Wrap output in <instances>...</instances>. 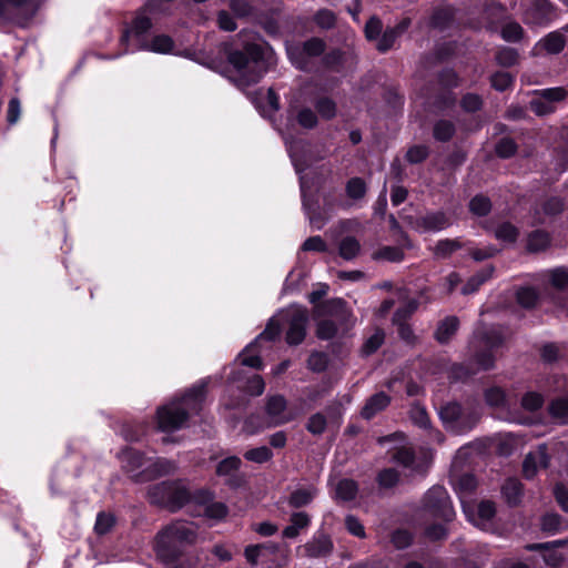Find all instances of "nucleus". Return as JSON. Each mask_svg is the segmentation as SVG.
Masks as SVG:
<instances>
[{
	"mask_svg": "<svg viewBox=\"0 0 568 568\" xmlns=\"http://www.w3.org/2000/svg\"><path fill=\"white\" fill-rule=\"evenodd\" d=\"M393 459L405 468H410L413 470L417 469L416 457L410 447L403 446L398 448L394 454Z\"/></svg>",
	"mask_w": 568,
	"mask_h": 568,
	"instance_id": "2f4dec72",
	"label": "nucleus"
},
{
	"mask_svg": "<svg viewBox=\"0 0 568 568\" xmlns=\"http://www.w3.org/2000/svg\"><path fill=\"white\" fill-rule=\"evenodd\" d=\"M174 47L173 40L165 34L155 36L149 44L141 45V49H146L156 53H170Z\"/></svg>",
	"mask_w": 568,
	"mask_h": 568,
	"instance_id": "cd10ccee",
	"label": "nucleus"
},
{
	"mask_svg": "<svg viewBox=\"0 0 568 568\" xmlns=\"http://www.w3.org/2000/svg\"><path fill=\"white\" fill-rule=\"evenodd\" d=\"M528 549H530V550L544 549L545 550V554H544L545 562L548 566H551L554 568L558 567L561 564V561L564 560L562 555L557 552L556 550H554L550 547V544H548V542L530 545V546H528Z\"/></svg>",
	"mask_w": 568,
	"mask_h": 568,
	"instance_id": "7c9ffc66",
	"label": "nucleus"
},
{
	"mask_svg": "<svg viewBox=\"0 0 568 568\" xmlns=\"http://www.w3.org/2000/svg\"><path fill=\"white\" fill-rule=\"evenodd\" d=\"M314 22L321 28V29H332L336 24V16L333 11L328 9H321L318 10L314 16Z\"/></svg>",
	"mask_w": 568,
	"mask_h": 568,
	"instance_id": "c03bdc74",
	"label": "nucleus"
},
{
	"mask_svg": "<svg viewBox=\"0 0 568 568\" xmlns=\"http://www.w3.org/2000/svg\"><path fill=\"white\" fill-rule=\"evenodd\" d=\"M281 333V323L276 318H271L265 329L257 336L255 343L261 339L274 341Z\"/></svg>",
	"mask_w": 568,
	"mask_h": 568,
	"instance_id": "4d7b16f0",
	"label": "nucleus"
},
{
	"mask_svg": "<svg viewBox=\"0 0 568 568\" xmlns=\"http://www.w3.org/2000/svg\"><path fill=\"white\" fill-rule=\"evenodd\" d=\"M317 493L318 489L313 485L298 487L290 494L287 503L293 508H302L310 505Z\"/></svg>",
	"mask_w": 568,
	"mask_h": 568,
	"instance_id": "a211bd4d",
	"label": "nucleus"
},
{
	"mask_svg": "<svg viewBox=\"0 0 568 568\" xmlns=\"http://www.w3.org/2000/svg\"><path fill=\"white\" fill-rule=\"evenodd\" d=\"M239 38L243 39V49H227L226 58L233 68V80L240 88H245L260 81L264 73L262 68L263 48L254 41L255 33L242 30Z\"/></svg>",
	"mask_w": 568,
	"mask_h": 568,
	"instance_id": "f257e3e1",
	"label": "nucleus"
},
{
	"mask_svg": "<svg viewBox=\"0 0 568 568\" xmlns=\"http://www.w3.org/2000/svg\"><path fill=\"white\" fill-rule=\"evenodd\" d=\"M538 45L549 54H558L564 50L566 45V39L561 32L554 31L541 39Z\"/></svg>",
	"mask_w": 568,
	"mask_h": 568,
	"instance_id": "5701e85b",
	"label": "nucleus"
},
{
	"mask_svg": "<svg viewBox=\"0 0 568 568\" xmlns=\"http://www.w3.org/2000/svg\"><path fill=\"white\" fill-rule=\"evenodd\" d=\"M496 60L503 67H513L518 62V53L515 49L505 48L498 51Z\"/></svg>",
	"mask_w": 568,
	"mask_h": 568,
	"instance_id": "052dcab7",
	"label": "nucleus"
},
{
	"mask_svg": "<svg viewBox=\"0 0 568 568\" xmlns=\"http://www.w3.org/2000/svg\"><path fill=\"white\" fill-rule=\"evenodd\" d=\"M265 413L268 426H280L295 418V415L287 408V402L282 395H273L267 398Z\"/></svg>",
	"mask_w": 568,
	"mask_h": 568,
	"instance_id": "1a4fd4ad",
	"label": "nucleus"
},
{
	"mask_svg": "<svg viewBox=\"0 0 568 568\" xmlns=\"http://www.w3.org/2000/svg\"><path fill=\"white\" fill-rule=\"evenodd\" d=\"M121 466L135 481L142 483L144 467L148 459L142 453L132 448H125L119 454Z\"/></svg>",
	"mask_w": 568,
	"mask_h": 568,
	"instance_id": "9d476101",
	"label": "nucleus"
},
{
	"mask_svg": "<svg viewBox=\"0 0 568 568\" xmlns=\"http://www.w3.org/2000/svg\"><path fill=\"white\" fill-rule=\"evenodd\" d=\"M517 302L525 308H531L538 300L537 292L531 287H521L517 291Z\"/></svg>",
	"mask_w": 568,
	"mask_h": 568,
	"instance_id": "a18cd8bd",
	"label": "nucleus"
},
{
	"mask_svg": "<svg viewBox=\"0 0 568 568\" xmlns=\"http://www.w3.org/2000/svg\"><path fill=\"white\" fill-rule=\"evenodd\" d=\"M267 551L275 554L277 551V546L274 544L251 545L245 548L244 556L251 565L255 566Z\"/></svg>",
	"mask_w": 568,
	"mask_h": 568,
	"instance_id": "b1692460",
	"label": "nucleus"
},
{
	"mask_svg": "<svg viewBox=\"0 0 568 568\" xmlns=\"http://www.w3.org/2000/svg\"><path fill=\"white\" fill-rule=\"evenodd\" d=\"M397 327L399 338L409 346H415L418 343V336L415 334L413 327L407 322H393Z\"/></svg>",
	"mask_w": 568,
	"mask_h": 568,
	"instance_id": "ea45409f",
	"label": "nucleus"
},
{
	"mask_svg": "<svg viewBox=\"0 0 568 568\" xmlns=\"http://www.w3.org/2000/svg\"><path fill=\"white\" fill-rule=\"evenodd\" d=\"M476 337L483 344V346L489 349L499 346L503 343V336L496 328L480 327L476 331ZM477 365V371L490 369L494 366V356L491 351H485L477 353L474 357Z\"/></svg>",
	"mask_w": 568,
	"mask_h": 568,
	"instance_id": "6e6552de",
	"label": "nucleus"
},
{
	"mask_svg": "<svg viewBox=\"0 0 568 568\" xmlns=\"http://www.w3.org/2000/svg\"><path fill=\"white\" fill-rule=\"evenodd\" d=\"M399 37V34L397 33V31H395L393 28H387L382 37L378 39V42H377V50L381 51V52H386L387 50H389L396 39Z\"/></svg>",
	"mask_w": 568,
	"mask_h": 568,
	"instance_id": "5fc2aeb1",
	"label": "nucleus"
},
{
	"mask_svg": "<svg viewBox=\"0 0 568 568\" xmlns=\"http://www.w3.org/2000/svg\"><path fill=\"white\" fill-rule=\"evenodd\" d=\"M354 63V54L351 51H343L341 49H333L322 58L323 67L335 72H341L345 68L352 67Z\"/></svg>",
	"mask_w": 568,
	"mask_h": 568,
	"instance_id": "4468645a",
	"label": "nucleus"
},
{
	"mask_svg": "<svg viewBox=\"0 0 568 568\" xmlns=\"http://www.w3.org/2000/svg\"><path fill=\"white\" fill-rule=\"evenodd\" d=\"M526 6V22L540 24L552 13V4L548 0H528Z\"/></svg>",
	"mask_w": 568,
	"mask_h": 568,
	"instance_id": "dca6fc26",
	"label": "nucleus"
},
{
	"mask_svg": "<svg viewBox=\"0 0 568 568\" xmlns=\"http://www.w3.org/2000/svg\"><path fill=\"white\" fill-rule=\"evenodd\" d=\"M338 255L345 261L355 260L362 252L361 242L353 235H346L338 242Z\"/></svg>",
	"mask_w": 568,
	"mask_h": 568,
	"instance_id": "aec40b11",
	"label": "nucleus"
},
{
	"mask_svg": "<svg viewBox=\"0 0 568 568\" xmlns=\"http://www.w3.org/2000/svg\"><path fill=\"white\" fill-rule=\"evenodd\" d=\"M297 122L305 129H313L317 124V116L310 108H304L297 113Z\"/></svg>",
	"mask_w": 568,
	"mask_h": 568,
	"instance_id": "e2e57ef3",
	"label": "nucleus"
},
{
	"mask_svg": "<svg viewBox=\"0 0 568 568\" xmlns=\"http://www.w3.org/2000/svg\"><path fill=\"white\" fill-rule=\"evenodd\" d=\"M326 43L321 38L313 37L302 44H295L287 48V54L292 63L301 69L308 70L310 60L324 53Z\"/></svg>",
	"mask_w": 568,
	"mask_h": 568,
	"instance_id": "39448f33",
	"label": "nucleus"
},
{
	"mask_svg": "<svg viewBox=\"0 0 568 568\" xmlns=\"http://www.w3.org/2000/svg\"><path fill=\"white\" fill-rule=\"evenodd\" d=\"M491 210V202L485 195H476L469 202V211L476 216H486Z\"/></svg>",
	"mask_w": 568,
	"mask_h": 568,
	"instance_id": "f704fd0d",
	"label": "nucleus"
},
{
	"mask_svg": "<svg viewBox=\"0 0 568 568\" xmlns=\"http://www.w3.org/2000/svg\"><path fill=\"white\" fill-rule=\"evenodd\" d=\"M544 404V398L539 393L536 392H529L527 393L523 399L521 405L526 410H537L539 409Z\"/></svg>",
	"mask_w": 568,
	"mask_h": 568,
	"instance_id": "680f3d73",
	"label": "nucleus"
},
{
	"mask_svg": "<svg viewBox=\"0 0 568 568\" xmlns=\"http://www.w3.org/2000/svg\"><path fill=\"white\" fill-rule=\"evenodd\" d=\"M550 416L560 424H568V394L554 399L548 407Z\"/></svg>",
	"mask_w": 568,
	"mask_h": 568,
	"instance_id": "393cba45",
	"label": "nucleus"
},
{
	"mask_svg": "<svg viewBox=\"0 0 568 568\" xmlns=\"http://www.w3.org/2000/svg\"><path fill=\"white\" fill-rule=\"evenodd\" d=\"M503 495L509 505H517L521 498V484L515 478H509L503 485Z\"/></svg>",
	"mask_w": 568,
	"mask_h": 568,
	"instance_id": "c85d7f7f",
	"label": "nucleus"
},
{
	"mask_svg": "<svg viewBox=\"0 0 568 568\" xmlns=\"http://www.w3.org/2000/svg\"><path fill=\"white\" fill-rule=\"evenodd\" d=\"M143 469L144 474L142 481H149L161 476L173 474L176 470V464L173 460L166 458L150 457L148 459L146 466Z\"/></svg>",
	"mask_w": 568,
	"mask_h": 568,
	"instance_id": "ddd939ff",
	"label": "nucleus"
},
{
	"mask_svg": "<svg viewBox=\"0 0 568 568\" xmlns=\"http://www.w3.org/2000/svg\"><path fill=\"white\" fill-rule=\"evenodd\" d=\"M390 404V396L385 392H378L367 398L365 402L361 415L365 419H372L378 413L386 409V407Z\"/></svg>",
	"mask_w": 568,
	"mask_h": 568,
	"instance_id": "f3484780",
	"label": "nucleus"
},
{
	"mask_svg": "<svg viewBox=\"0 0 568 568\" xmlns=\"http://www.w3.org/2000/svg\"><path fill=\"white\" fill-rule=\"evenodd\" d=\"M173 568H213L212 565L207 562V558L202 554H196L192 557H187L186 559L175 564Z\"/></svg>",
	"mask_w": 568,
	"mask_h": 568,
	"instance_id": "09e8293b",
	"label": "nucleus"
},
{
	"mask_svg": "<svg viewBox=\"0 0 568 568\" xmlns=\"http://www.w3.org/2000/svg\"><path fill=\"white\" fill-rule=\"evenodd\" d=\"M282 321L288 325L286 342L290 345H297L303 342L306 335L308 314L305 308L293 306L281 313Z\"/></svg>",
	"mask_w": 568,
	"mask_h": 568,
	"instance_id": "423d86ee",
	"label": "nucleus"
},
{
	"mask_svg": "<svg viewBox=\"0 0 568 568\" xmlns=\"http://www.w3.org/2000/svg\"><path fill=\"white\" fill-rule=\"evenodd\" d=\"M529 106L531 111H534L538 116L548 115L556 110V106L550 104L544 97L539 94L538 91L536 92V97L529 102Z\"/></svg>",
	"mask_w": 568,
	"mask_h": 568,
	"instance_id": "c9c22d12",
	"label": "nucleus"
},
{
	"mask_svg": "<svg viewBox=\"0 0 568 568\" xmlns=\"http://www.w3.org/2000/svg\"><path fill=\"white\" fill-rule=\"evenodd\" d=\"M152 27L151 19L142 13H139L133 22L132 26L123 31V34L121 37V43L124 45H128L130 41V37L133 34L134 37H141L146 31H149Z\"/></svg>",
	"mask_w": 568,
	"mask_h": 568,
	"instance_id": "6ab92c4d",
	"label": "nucleus"
},
{
	"mask_svg": "<svg viewBox=\"0 0 568 568\" xmlns=\"http://www.w3.org/2000/svg\"><path fill=\"white\" fill-rule=\"evenodd\" d=\"M462 247V244L456 240H440L437 242V244L434 247V254L437 257H447L453 252L459 250Z\"/></svg>",
	"mask_w": 568,
	"mask_h": 568,
	"instance_id": "79ce46f5",
	"label": "nucleus"
},
{
	"mask_svg": "<svg viewBox=\"0 0 568 568\" xmlns=\"http://www.w3.org/2000/svg\"><path fill=\"white\" fill-rule=\"evenodd\" d=\"M462 108L466 112H476L478 111L483 105V100L478 94L475 93H467L462 99Z\"/></svg>",
	"mask_w": 568,
	"mask_h": 568,
	"instance_id": "774afa93",
	"label": "nucleus"
},
{
	"mask_svg": "<svg viewBox=\"0 0 568 568\" xmlns=\"http://www.w3.org/2000/svg\"><path fill=\"white\" fill-rule=\"evenodd\" d=\"M196 531L192 524L176 521L166 526L156 536L155 550L164 561L172 562L184 548L196 541Z\"/></svg>",
	"mask_w": 568,
	"mask_h": 568,
	"instance_id": "20e7f679",
	"label": "nucleus"
},
{
	"mask_svg": "<svg viewBox=\"0 0 568 568\" xmlns=\"http://www.w3.org/2000/svg\"><path fill=\"white\" fill-rule=\"evenodd\" d=\"M337 333V327L331 320L321 321L317 325L316 334L321 339H331Z\"/></svg>",
	"mask_w": 568,
	"mask_h": 568,
	"instance_id": "0e129e2a",
	"label": "nucleus"
},
{
	"mask_svg": "<svg viewBox=\"0 0 568 568\" xmlns=\"http://www.w3.org/2000/svg\"><path fill=\"white\" fill-rule=\"evenodd\" d=\"M242 462L236 456H230L221 460L216 466V474L219 476H229L236 471Z\"/></svg>",
	"mask_w": 568,
	"mask_h": 568,
	"instance_id": "37998d69",
	"label": "nucleus"
},
{
	"mask_svg": "<svg viewBox=\"0 0 568 568\" xmlns=\"http://www.w3.org/2000/svg\"><path fill=\"white\" fill-rule=\"evenodd\" d=\"M455 124L448 120H439L435 123L433 135L437 141H449L455 134Z\"/></svg>",
	"mask_w": 568,
	"mask_h": 568,
	"instance_id": "c756f323",
	"label": "nucleus"
},
{
	"mask_svg": "<svg viewBox=\"0 0 568 568\" xmlns=\"http://www.w3.org/2000/svg\"><path fill=\"white\" fill-rule=\"evenodd\" d=\"M418 301L409 298L393 315V322H406L418 308Z\"/></svg>",
	"mask_w": 568,
	"mask_h": 568,
	"instance_id": "a19ab883",
	"label": "nucleus"
},
{
	"mask_svg": "<svg viewBox=\"0 0 568 568\" xmlns=\"http://www.w3.org/2000/svg\"><path fill=\"white\" fill-rule=\"evenodd\" d=\"M206 383L193 386L181 399L172 402L158 410V425L163 432H173L183 427L191 414L202 408Z\"/></svg>",
	"mask_w": 568,
	"mask_h": 568,
	"instance_id": "f03ea898",
	"label": "nucleus"
},
{
	"mask_svg": "<svg viewBox=\"0 0 568 568\" xmlns=\"http://www.w3.org/2000/svg\"><path fill=\"white\" fill-rule=\"evenodd\" d=\"M357 494V485L352 479H343L336 486L337 498L348 501L355 498Z\"/></svg>",
	"mask_w": 568,
	"mask_h": 568,
	"instance_id": "58836bf2",
	"label": "nucleus"
},
{
	"mask_svg": "<svg viewBox=\"0 0 568 568\" xmlns=\"http://www.w3.org/2000/svg\"><path fill=\"white\" fill-rule=\"evenodd\" d=\"M332 541L322 536L305 546V551L310 557H322L331 552Z\"/></svg>",
	"mask_w": 568,
	"mask_h": 568,
	"instance_id": "a878e982",
	"label": "nucleus"
},
{
	"mask_svg": "<svg viewBox=\"0 0 568 568\" xmlns=\"http://www.w3.org/2000/svg\"><path fill=\"white\" fill-rule=\"evenodd\" d=\"M398 246H383L372 254L374 261L402 262L405 257L404 248H412L413 243L406 233L398 240Z\"/></svg>",
	"mask_w": 568,
	"mask_h": 568,
	"instance_id": "f8f14e48",
	"label": "nucleus"
},
{
	"mask_svg": "<svg viewBox=\"0 0 568 568\" xmlns=\"http://www.w3.org/2000/svg\"><path fill=\"white\" fill-rule=\"evenodd\" d=\"M462 416V406L458 403H447L439 409V417L446 425H453Z\"/></svg>",
	"mask_w": 568,
	"mask_h": 568,
	"instance_id": "473e14b6",
	"label": "nucleus"
},
{
	"mask_svg": "<svg viewBox=\"0 0 568 568\" xmlns=\"http://www.w3.org/2000/svg\"><path fill=\"white\" fill-rule=\"evenodd\" d=\"M549 236L546 232L535 231L532 232L527 241V250L529 252H540L548 247Z\"/></svg>",
	"mask_w": 568,
	"mask_h": 568,
	"instance_id": "72a5a7b5",
	"label": "nucleus"
},
{
	"mask_svg": "<svg viewBox=\"0 0 568 568\" xmlns=\"http://www.w3.org/2000/svg\"><path fill=\"white\" fill-rule=\"evenodd\" d=\"M424 506L432 515L446 521L452 520L455 516L449 496L442 486H434L426 493Z\"/></svg>",
	"mask_w": 568,
	"mask_h": 568,
	"instance_id": "0eeeda50",
	"label": "nucleus"
},
{
	"mask_svg": "<svg viewBox=\"0 0 568 568\" xmlns=\"http://www.w3.org/2000/svg\"><path fill=\"white\" fill-rule=\"evenodd\" d=\"M450 224V219L444 211H433L417 217L414 226L423 232H439Z\"/></svg>",
	"mask_w": 568,
	"mask_h": 568,
	"instance_id": "9b49d317",
	"label": "nucleus"
},
{
	"mask_svg": "<svg viewBox=\"0 0 568 568\" xmlns=\"http://www.w3.org/2000/svg\"><path fill=\"white\" fill-rule=\"evenodd\" d=\"M148 496L152 504L165 507L171 511L182 508L191 499L206 505L213 498L207 490H199L191 495L185 484L180 480L155 484L149 488Z\"/></svg>",
	"mask_w": 568,
	"mask_h": 568,
	"instance_id": "7ed1b4c3",
	"label": "nucleus"
},
{
	"mask_svg": "<svg viewBox=\"0 0 568 568\" xmlns=\"http://www.w3.org/2000/svg\"><path fill=\"white\" fill-rule=\"evenodd\" d=\"M495 237L506 243H514L518 237V230L513 224L505 222L494 231Z\"/></svg>",
	"mask_w": 568,
	"mask_h": 568,
	"instance_id": "4c0bfd02",
	"label": "nucleus"
},
{
	"mask_svg": "<svg viewBox=\"0 0 568 568\" xmlns=\"http://www.w3.org/2000/svg\"><path fill=\"white\" fill-rule=\"evenodd\" d=\"M496 153L500 158H509L515 154L517 150V145L514 142V140L509 138H503L497 144H496Z\"/></svg>",
	"mask_w": 568,
	"mask_h": 568,
	"instance_id": "338daca9",
	"label": "nucleus"
},
{
	"mask_svg": "<svg viewBox=\"0 0 568 568\" xmlns=\"http://www.w3.org/2000/svg\"><path fill=\"white\" fill-rule=\"evenodd\" d=\"M429 150L426 145H413L406 153V160L412 164H417L426 160Z\"/></svg>",
	"mask_w": 568,
	"mask_h": 568,
	"instance_id": "13d9d810",
	"label": "nucleus"
},
{
	"mask_svg": "<svg viewBox=\"0 0 568 568\" xmlns=\"http://www.w3.org/2000/svg\"><path fill=\"white\" fill-rule=\"evenodd\" d=\"M491 87L497 91H505L513 83V77L509 72H496L490 78Z\"/></svg>",
	"mask_w": 568,
	"mask_h": 568,
	"instance_id": "6e6d98bb",
	"label": "nucleus"
},
{
	"mask_svg": "<svg viewBox=\"0 0 568 568\" xmlns=\"http://www.w3.org/2000/svg\"><path fill=\"white\" fill-rule=\"evenodd\" d=\"M273 457L272 450L267 446H260L248 449L244 453V458L248 462L263 464L271 460Z\"/></svg>",
	"mask_w": 568,
	"mask_h": 568,
	"instance_id": "e433bc0d",
	"label": "nucleus"
},
{
	"mask_svg": "<svg viewBox=\"0 0 568 568\" xmlns=\"http://www.w3.org/2000/svg\"><path fill=\"white\" fill-rule=\"evenodd\" d=\"M524 36V29L517 22H508L501 29V37L508 42H517Z\"/></svg>",
	"mask_w": 568,
	"mask_h": 568,
	"instance_id": "de8ad7c7",
	"label": "nucleus"
},
{
	"mask_svg": "<svg viewBox=\"0 0 568 568\" xmlns=\"http://www.w3.org/2000/svg\"><path fill=\"white\" fill-rule=\"evenodd\" d=\"M311 523V517L305 511L293 513L290 518V525L283 530V537L295 538L302 529H305Z\"/></svg>",
	"mask_w": 568,
	"mask_h": 568,
	"instance_id": "412c9836",
	"label": "nucleus"
},
{
	"mask_svg": "<svg viewBox=\"0 0 568 568\" xmlns=\"http://www.w3.org/2000/svg\"><path fill=\"white\" fill-rule=\"evenodd\" d=\"M459 321L456 316H448L444 318L437 326L435 338L440 344L447 343L452 336L457 332Z\"/></svg>",
	"mask_w": 568,
	"mask_h": 568,
	"instance_id": "4be33fe9",
	"label": "nucleus"
},
{
	"mask_svg": "<svg viewBox=\"0 0 568 568\" xmlns=\"http://www.w3.org/2000/svg\"><path fill=\"white\" fill-rule=\"evenodd\" d=\"M315 108L324 119H333L336 115V104L329 98H321L317 100Z\"/></svg>",
	"mask_w": 568,
	"mask_h": 568,
	"instance_id": "603ef678",
	"label": "nucleus"
},
{
	"mask_svg": "<svg viewBox=\"0 0 568 568\" xmlns=\"http://www.w3.org/2000/svg\"><path fill=\"white\" fill-rule=\"evenodd\" d=\"M346 193L351 199L359 200L366 194V184L361 178H353L346 184Z\"/></svg>",
	"mask_w": 568,
	"mask_h": 568,
	"instance_id": "49530a36",
	"label": "nucleus"
},
{
	"mask_svg": "<svg viewBox=\"0 0 568 568\" xmlns=\"http://www.w3.org/2000/svg\"><path fill=\"white\" fill-rule=\"evenodd\" d=\"M548 466V455L546 445H539L536 450L530 452L525 457L523 471L527 478L535 476L539 468Z\"/></svg>",
	"mask_w": 568,
	"mask_h": 568,
	"instance_id": "2eb2a0df",
	"label": "nucleus"
},
{
	"mask_svg": "<svg viewBox=\"0 0 568 568\" xmlns=\"http://www.w3.org/2000/svg\"><path fill=\"white\" fill-rule=\"evenodd\" d=\"M494 273L493 266H487L473 277L468 280V282L463 286L462 293L467 295L476 292L479 286L485 283Z\"/></svg>",
	"mask_w": 568,
	"mask_h": 568,
	"instance_id": "bb28decb",
	"label": "nucleus"
},
{
	"mask_svg": "<svg viewBox=\"0 0 568 568\" xmlns=\"http://www.w3.org/2000/svg\"><path fill=\"white\" fill-rule=\"evenodd\" d=\"M541 97H544L550 104H554L556 102H560L566 99L567 91L561 88H550V89H544L541 91H538Z\"/></svg>",
	"mask_w": 568,
	"mask_h": 568,
	"instance_id": "69168bd1",
	"label": "nucleus"
},
{
	"mask_svg": "<svg viewBox=\"0 0 568 568\" xmlns=\"http://www.w3.org/2000/svg\"><path fill=\"white\" fill-rule=\"evenodd\" d=\"M114 523H115V518L112 514L100 513L97 516L94 530L98 535H104L112 529V527L114 526Z\"/></svg>",
	"mask_w": 568,
	"mask_h": 568,
	"instance_id": "8fccbe9b",
	"label": "nucleus"
},
{
	"mask_svg": "<svg viewBox=\"0 0 568 568\" xmlns=\"http://www.w3.org/2000/svg\"><path fill=\"white\" fill-rule=\"evenodd\" d=\"M454 486L459 494L466 495L475 490L477 481L473 475L465 474L458 477V479L454 483Z\"/></svg>",
	"mask_w": 568,
	"mask_h": 568,
	"instance_id": "864d4df0",
	"label": "nucleus"
},
{
	"mask_svg": "<svg viewBox=\"0 0 568 568\" xmlns=\"http://www.w3.org/2000/svg\"><path fill=\"white\" fill-rule=\"evenodd\" d=\"M326 425V417L321 413H316L308 418L306 429L313 435H321L325 432Z\"/></svg>",
	"mask_w": 568,
	"mask_h": 568,
	"instance_id": "3c124183",
	"label": "nucleus"
},
{
	"mask_svg": "<svg viewBox=\"0 0 568 568\" xmlns=\"http://www.w3.org/2000/svg\"><path fill=\"white\" fill-rule=\"evenodd\" d=\"M549 278L555 288L562 290L568 285V271L562 267L551 270Z\"/></svg>",
	"mask_w": 568,
	"mask_h": 568,
	"instance_id": "bf43d9fd",
	"label": "nucleus"
}]
</instances>
